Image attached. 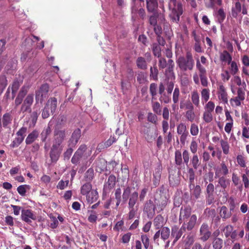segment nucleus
I'll return each mask as SVG.
<instances>
[{
  "mask_svg": "<svg viewBox=\"0 0 249 249\" xmlns=\"http://www.w3.org/2000/svg\"><path fill=\"white\" fill-rule=\"evenodd\" d=\"M176 63L181 71H192L195 67V60L191 51H186L185 56H179Z\"/></svg>",
  "mask_w": 249,
  "mask_h": 249,
  "instance_id": "1",
  "label": "nucleus"
},
{
  "mask_svg": "<svg viewBox=\"0 0 249 249\" xmlns=\"http://www.w3.org/2000/svg\"><path fill=\"white\" fill-rule=\"evenodd\" d=\"M169 9L170 13L169 17L173 22L178 23L180 17L183 14V8L181 2H177V0H170Z\"/></svg>",
  "mask_w": 249,
  "mask_h": 249,
  "instance_id": "2",
  "label": "nucleus"
},
{
  "mask_svg": "<svg viewBox=\"0 0 249 249\" xmlns=\"http://www.w3.org/2000/svg\"><path fill=\"white\" fill-rule=\"evenodd\" d=\"M196 68L198 71V73H195L193 76V81L195 84L199 85L200 81L201 85L204 87L208 86V80L207 76L206 69L200 63L199 59L196 60Z\"/></svg>",
  "mask_w": 249,
  "mask_h": 249,
  "instance_id": "3",
  "label": "nucleus"
},
{
  "mask_svg": "<svg viewBox=\"0 0 249 249\" xmlns=\"http://www.w3.org/2000/svg\"><path fill=\"white\" fill-rule=\"evenodd\" d=\"M131 189L129 186H127L124 189L123 193V200L125 202L128 200V208H134L139 199V194L136 191L131 194Z\"/></svg>",
  "mask_w": 249,
  "mask_h": 249,
  "instance_id": "4",
  "label": "nucleus"
},
{
  "mask_svg": "<svg viewBox=\"0 0 249 249\" xmlns=\"http://www.w3.org/2000/svg\"><path fill=\"white\" fill-rule=\"evenodd\" d=\"M87 149V147L85 144L81 145L72 157L71 162L76 165L81 161L86 160L88 158V155L86 153Z\"/></svg>",
  "mask_w": 249,
  "mask_h": 249,
  "instance_id": "5",
  "label": "nucleus"
},
{
  "mask_svg": "<svg viewBox=\"0 0 249 249\" xmlns=\"http://www.w3.org/2000/svg\"><path fill=\"white\" fill-rule=\"evenodd\" d=\"M168 200L169 197L163 192L160 193L159 196L155 197L154 203L157 207V212H160L165 208Z\"/></svg>",
  "mask_w": 249,
  "mask_h": 249,
  "instance_id": "6",
  "label": "nucleus"
},
{
  "mask_svg": "<svg viewBox=\"0 0 249 249\" xmlns=\"http://www.w3.org/2000/svg\"><path fill=\"white\" fill-rule=\"evenodd\" d=\"M245 99V89H243L242 87H238L237 88V96L230 99V104L233 107H239L241 105V103Z\"/></svg>",
  "mask_w": 249,
  "mask_h": 249,
  "instance_id": "7",
  "label": "nucleus"
},
{
  "mask_svg": "<svg viewBox=\"0 0 249 249\" xmlns=\"http://www.w3.org/2000/svg\"><path fill=\"white\" fill-rule=\"evenodd\" d=\"M49 90V86L48 84L45 83L42 85L39 89L36 91V100L37 103H42L48 96Z\"/></svg>",
  "mask_w": 249,
  "mask_h": 249,
  "instance_id": "8",
  "label": "nucleus"
},
{
  "mask_svg": "<svg viewBox=\"0 0 249 249\" xmlns=\"http://www.w3.org/2000/svg\"><path fill=\"white\" fill-rule=\"evenodd\" d=\"M13 117L10 112L4 113L0 118V133L3 130V128H10L12 124Z\"/></svg>",
  "mask_w": 249,
  "mask_h": 249,
  "instance_id": "9",
  "label": "nucleus"
},
{
  "mask_svg": "<svg viewBox=\"0 0 249 249\" xmlns=\"http://www.w3.org/2000/svg\"><path fill=\"white\" fill-rule=\"evenodd\" d=\"M212 233L207 223H203L199 230V239L204 242L211 236Z\"/></svg>",
  "mask_w": 249,
  "mask_h": 249,
  "instance_id": "10",
  "label": "nucleus"
},
{
  "mask_svg": "<svg viewBox=\"0 0 249 249\" xmlns=\"http://www.w3.org/2000/svg\"><path fill=\"white\" fill-rule=\"evenodd\" d=\"M67 136V131L65 129L55 128L53 132V142L62 144Z\"/></svg>",
  "mask_w": 249,
  "mask_h": 249,
  "instance_id": "11",
  "label": "nucleus"
},
{
  "mask_svg": "<svg viewBox=\"0 0 249 249\" xmlns=\"http://www.w3.org/2000/svg\"><path fill=\"white\" fill-rule=\"evenodd\" d=\"M116 183V177L113 175H110L104 185L103 194H106L110 192L114 188Z\"/></svg>",
  "mask_w": 249,
  "mask_h": 249,
  "instance_id": "12",
  "label": "nucleus"
},
{
  "mask_svg": "<svg viewBox=\"0 0 249 249\" xmlns=\"http://www.w3.org/2000/svg\"><path fill=\"white\" fill-rule=\"evenodd\" d=\"M34 101V94H29L23 101L20 107V111L24 113L26 111H31V107Z\"/></svg>",
  "mask_w": 249,
  "mask_h": 249,
  "instance_id": "13",
  "label": "nucleus"
},
{
  "mask_svg": "<svg viewBox=\"0 0 249 249\" xmlns=\"http://www.w3.org/2000/svg\"><path fill=\"white\" fill-rule=\"evenodd\" d=\"M156 210L157 207L154 202L151 199L147 200L144 204V211L147 213L148 217L152 218L155 214Z\"/></svg>",
  "mask_w": 249,
  "mask_h": 249,
  "instance_id": "14",
  "label": "nucleus"
},
{
  "mask_svg": "<svg viewBox=\"0 0 249 249\" xmlns=\"http://www.w3.org/2000/svg\"><path fill=\"white\" fill-rule=\"evenodd\" d=\"M185 231L186 230L184 229V227L182 226L180 228H179L177 226H174L172 227L171 236L174 238L173 241L174 244L177 242Z\"/></svg>",
  "mask_w": 249,
  "mask_h": 249,
  "instance_id": "15",
  "label": "nucleus"
},
{
  "mask_svg": "<svg viewBox=\"0 0 249 249\" xmlns=\"http://www.w3.org/2000/svg\"><path fill=\"white\" fill-rule=\"evenodd\" d=\"M217 96L220 101L224 104H228V95L225 86L220 84L217 88Z\"/></svg>",
  "mask_w": 249,
  "mask_h": 249,
  "instance_id": "16",
  "label": "nucleus"
},
{
  "mask_svg": "<svg viewBox=\"0 0 249 249\" xmlns=\"http://www.w3.org/2000/svg\"><path fill=\"white\" fill-rule=\"evenodd\" d=\"M28 87L25 86H22L20 89L15 100V107H17L18 106L21 104L24 98L28 92Z\"/></svg>",
  "mask_w": 249,
  "mask_h": 249,
  "instance_id": "17",
  "label": "nucleus"
},
{
  "mask_svg": "<svg viewBox=\"0 0 249 249\" xmlns=\"http://www.w3.org/2000/svg\"><path fill=\"white\" fill-rule=\"evenodd\" d=\"M21 216L22 220L28 224L32 223L31 219L34 220L36 219V215L32 211L29 209L22 210Z\"/></svg>",
  "mask_w": 249,
  "mask_h": 249,
  "instance_id": "18",
  "label": "nucleus"
},
{
  "mask_svg": "<svg viewBox=\"0 0 249 249\" xmlns=\"http://www.w3.org/2000/svg\"><path fill=\"white\" fill-rule=\"evenodd\" d=\"M196 221L197 216L196 214H193L190 216L188 221L186 222L184 221L183 222V223L182 226L184 227V229L186 231H191L195 227V225L196 224Z\"/></svg>",
  "mask_w": 249,
  "mask_h": 249,
  "instance_id": "19",
  "label": "nucleus"
},
{
  "mask_svg": "<svg viewBox=\"0 0 249 249\" xmlns=\"http://www.w3.org/2000/svg\"><path fill=\"white\" fill-rule=\"evenodd\" d=\"M191 209L189 207H182L180 210L179 223H181L191 216Z\"/></svg>",
  "mask_w": 249,
  "mask_h": 249,
  "instance_id": "20",
  "label": "nucleus"
},
{
  "mask_svg": "<svg viewBox=\"0 0 249 249\" xmlns=\"http://www.w3.org/2000/svg\"><path fill=\"white\" fill-rule=\"evenodd\" d=\"M214 187L213 183H209L206 188L207 203L210 205L214 201L213 193Z\"/></svg>",
  "mask_w": 249,
  "mask_h": 249,
  "instance_id": "21",
  "label": "nucleus"
},
{
  "mask_svg": "<svg viewBox=\"0 0 249 249\" xmlns=\"http://www.w3.org/2000/svg\"><path fill=\"white\" fill-rule=\"evenodd\" d=\"M95 164L96 171L101 173L106 169L107 162L104 159L98 158L95 160Z\"/></svg>",
  "mask_w": 249,
  "mask_h": 249,
  "instance_id": "22",
  "label": "nucleus"
},
{
  "mask_svg": "<svg viewBox=\"0 0 249 249\" xmlns=\"http://www.w3.org/2000/svg\"><path fill=\"white\" fill-rule=\"evenodd\" d=\"M231 212L230 210H228L226 206H222L219 209V216L222 218L223 221H225L231 216Z\"/></svg>",
  "mask_w": 249,
  "mask_h": 249,
  "instance_id": "23",
  "label": "nucleus"
},
{
  "mask_svg": "<svg viewBox=\"0 0 249 249\" xmlns=\"http://www.w3.org/2000/svg\"><path fill=\"white\" fill-rule=\"evenodd\" d=\"M220 168H216L215 171V178L219 177L221 175L223 176L227 175L229 173V169L224 161L220 164Z\"/></svg>",
  "mask_w": 249,
  "mask_h": 249,
  "instance_id": "24",
  "label": "nucleus"
},
{
  "mask_svg": "<svg viewBox=\"0 0 249 249\" xmlns=\"http://www.w3.org/2000/svg\"><path fill=\"white\" fill-rule=\"evenodd\" d=\"M146 8L148 12H155L158 7V0H146Z\"/></svg>",
  "mask_w": 249,
  "mask_h": 249,
  "instance_id": "25",
  "label": "nucleus"
},
{
  "mask_svg": "<svg viewBox=\"0 0 249 249\" xmlns=\"http://www.w3.org/2000/svg\"><path fill=\"white\" fill-rule=\"evenodd\" d=\"M57 99L55 97L50 98L47 101L46 106L50 109L51 113L53 114L57 107Z\"/></svg>",
  "mask_w": 249,
  "mask_h": 249,
  "instance_id": "26",
  "label": "nucleus"
},
{
  "mask_svg": "<svg viewBox=\"0 0 249 249\" xmlns=\"http://www.w3.org/2000/svg\"><path fill=\"white\" fill-rule=\"evenodd\" d=\"M186 120L191 123L194 121L198 122L199 118L197 117L194 111V109L186 110L184 115Z\"/></svg>",
  "mask_w": 249,
  "mask_h": 249,
  "instance_id": "27",
  "label": "nucleus"
},
{
  "mask_svg": "<svg viewBox=\"0 0 249 249\" xmlns=\"http://www.w3.org/2000/svg\"><path fill=\"white\" fill-rule=\"evenodd\" d=\"M86 196L87 201L89 204H92L96 201L99 197L98 193L95 190H92Z\"/></svg>",
  "mask_w": 249,
  "mask_h": 249,
  "instance_id": "28",
  "label": "nucleus"
},
{
  "mask_svg": "<svg viewBox=\"0 0 249 249\" xmlns=\"http://www.w3.org/2000/svg\"><path fill=\"white\" fill-rule=\"evenodd\" d=\"M22 83V81H19L18 79H15L13 81L12 86H11V89H12V99L13 100L15 96L16 93L19 88L21 86Z\"/></svg>",
  "mask_w": 249,
  "mask_h": 249,
  "instance_id": "29",
  "label": "nucleus"
},
{
  "mask_svg": "<svg viewBox=\"0 0 249 249\" xmlns=\"http://www.w3.org/2000/svg\"><path fill=\"white\" fill-rule=\"evenodd\" d=\"M191 102L196 107L200 106L199 95L197 90H194L191 93Z\"/></svg>",
  "mask_w": 249,
  "mask_h": 249,
  "instance_id": "30",
  "label": "nucleus"
},
{
  "mask_svg": "<svg viewBox=\"0 0 249 249\" xmlns=\"http://www.w3.org/2000/svg\"><path fill=\"white\" fill-rule=\"evenodd\" d=\"M241 1H236L234 6L231 8V14L233 17L236 18L238 14L241 12L242 5Z\"/></svg>",
  "mask_w": 249,
  "mask_h": 249,
  "instance_id": "31",
  "label": "nucleus"
},
{
  "mask_svg": "<svg viewBox=\"0 0 249 249\" xmlns=\"http://www.w3.org/2000/svg\"><path fill=\"white\" fill-rule=\"evenodd\" d=\"M81 131L79 128H77L74 130L72 133L70 141L72 145H75L78 142L80 137Z\"/></svg>",
  "mask_w": 249,
  "mask_h": 249,
  "instance_id": "32",
  "label": "nucleus"
},
{
  "mask_svg": "<svg viewBox=\"0 0 249 249\" xmlns=\"http://www.w3.org/2000/svg\"><path fill=\"white\" fill-rule=\"evenodd\" d=\"M38 136V133L36 130L33 131L30 133L25 140L26 144H30L32 143L37 139Z\"/></svg>",
  "mask_w": 249,
  "mask_h": 249,
  "instance_id": "33",
  "label": "nucleus"
},
{
  "mask_svg": "<svg viewBox=\"0 0 249 249\" xmlns=\"http://www.w3.org/2000/svg\"><path fill=\"white\" fill-rule=\"evenodd\" d=\"M193 168L190 167L188 169V173L189 180V188L194 186L195 172Z\"/></svg>",
  "mask_w": 249,
  "mask_h": 249,
  "instance_id": "34",
  "label": "nucleus"
},
{
  "mask_svg": "<svg viewBox=\"0 0 249 249\" xmlns=\"http://www.w3.org/2000/svg\"><path fill=\"white\" fill-rule=\"evenodd\" d=\"M220 59L222 62H227L230 64L232 61V57L227 51H224L220 55Z\"/></svg>",
  "mask_w": 249,
  "mask_h": 249,
  "instance_id": "35",
  "label": "nucleus"
},
{
  "mask_svg": "<svg viewBox=\"0 0 249 249\" xmlns=\"http://www.w3.org/2000/svg\"><path fill=\"white\" fill-rule=\"evenodd\" d=\"M153 222L156 229H160L163 226L164 218L161 214H159L155 217Z\"/></svg>",
  "mask_w": 249,
  "mask_h": 249,
  "instance_id": "36",
  "label": "nucleus"
},
{
  "mask_svg": "<svg viewBox=\"0 0 249 249\" xmlns=\"http://www.w3.org/2000/svg\"><path fill=\"white\" fill-rule=\"evenodd\" d=\"M218 183L223 189L225 190L230 186V180L224 176L219 177Z\"/></svg>",
  "mask_w": 249,
  "mask_h": 249,
  "instance_id": "37",
  "label": "nucleus"
},
{
  "mask_svg": "<svg viewBox=\"0 0 249 249\" xmlns=\"http://www.w3.org/2000/svg\"><path fill=\"white\" fill-rule=\"evenodd\" d=\"M91 189L92 185L91 183L86 182L81 187V194L83 196H86L92 191Z\"/></svg>",
  "mask_w": 249,
  "mask_h": 249,
  "instance_id": "38",
  "label": "nucleus"
},
{
  "mask_svg": "<svg viewBox=\"0 0 249 249\" xmlns=\"http://www.w3.org/2000/svg\"><path fill=\"white\" fill-rule=\"evenodd\" d=\"M212 246L213 249H222L223 246V240L221 238L212 239Z\"/></svg>",
  "mask_w": 249,
  "mask_h": 249,
  "instance_id": "39",
  "label": "nucleus"
},
{
  "mask_svg": "<svg viewBox=\"0 0 249 249\" xmlns=\"http://www.w3.org/2000/svg\"><path fill=\"white\" fill-rule=\"evenodd\" d=\"M190 189L193 197H195L196 199H197L199 197L201 193V187L199 185H197L195 186L194 185V186L190 188Z\"/></svg>",
  "mask_w": 249,
  "mask_h": 249,
  "instance_id": "40",
  "label": "nucleus"
},
{
  "mask_svg": "<svg viewBox=\"0 0 249 249\" xmlns=\"http://www.w3.org/2000/svg\"><path fill=\"white\" fill-rule=\"evenodd\" d=\"M190 161L193 167L192 168L195 170L197 169L201 163L198 156L197 154H193Z\"/></svg>",
  "mask_w": 249,
  "mask_h": 249,
  "instance_id": "41",
  "label": "nucleus"
},
{
  "mask_svg": "<svg viewBox=\"0 0 249 249\" xmlns=\"http://www.w3.org/2000/svg\"><path fill=\"white\" fill-rule=\"evenodd\" d=\"M137 66L142 70H145L147 68L145 59L142 57H138L136 60Z\"/></svg>",
  "mask_w": 249,
  "mask_h": 249,
  "instance_id": "42",
  "label": "nucleus"
},
{
  "mask_svg": "<svg viewBox=\"0 0 249 249\" xmlns=\"http://www.w3.org/2000/svg\"><path fill=\"white\" fill-rule=\"evenodd\" d=\"M210 96V90L208 88L203 89L201 91V97L202 102L207 103L209 102Z\"/></svg>",
  "mask_w": 249,
  "mask_h": 249,
  "instance_id": "43",
  "label": "nucleus"
},
{
  "mask_svg": "<svg viewBox=\"0 0 249 249\" xmlns=\"http://www.w3.org/2000/svg\"><path fill=\"white\" fill-rule=\"evenodd\" d=\"M8 84L7 78L5 75H0V95L2 94Z\"/></svg>",
  "mask_w": 249,
  "mask_h": 249,
  "instance_id": "44",
  "label": "nucleus"
},
{
  "mask_svg": "<svg viewBox=\"0 0 249 249\" xmlns=\"http://www.w3.org/2000/svg\"><path fill=\"white\" fill-rule=\"evenodd\" d=\"M121 189L120 188H118L115 191V199H116V205L114 209L117 210L118 206L121 202Z\"/></svg>",
  "mask_w": 249,
  "mask_h": 249,
  "instance_id": "45",
  "label": "nucleus"
},
{
  "mask_svg": "<svg viewBox=\"0 0 249 249\" xmlns=\"http://www.w3.org/2000/svg\"><path fill=\"white\" fill-rule=\"evenodd\" d=\"M94 170L92 168H89L85 173L84 178L86 182H90L94 178Z\"/></svg>",
  "mask_w": 249,
  "mask_h": 249,
  "instance_id": "46",
  "label": "nucleus"
},
{
  "mask_svg": "<svg viewBox=\"0 0 249 249\" xmlns=\"http://www.w3.org/2000/svg\"><path fill=\"white\" fill-rule=\"evenodd\" d=\"M152 50L155 56L160 57L161 56V49L157 43H154L152 44Z\"/></svg>",
  "mask_w": 249,
  "mask_h": 249,
  "instance_id": "47",
  "label": "nucleus"
},
{
  "mask_svg": "<svg viewBox=\"0 0 249 249\" xmlns=\"http://www.w3.org/2000/svg\"><path fill=\"white\" fill-rule=\"evenodd\" d=\"M61 152L50 150V157L52 163H56L58 160Z\"/></svg>",
  "mask_w": 249,
  "mask_h": 249,
  "instance_id": "48",
  "label": "nucleus"
},
{
  "mask_svg": "<svg viewBox=\"0 0 249 249\" xmlns=\"http://www.w3.org/2000/svg\"><path fill=\"white\" fill-rule=\"evenodd\" d=\"M51 127L49 124L47 127L45 128L41 133V141L45 142L48 136L51 133Z\"/></svg>",
  "mask_w": 249,
  "mask_h": 249,
  "instance_id": "49",
  "label": "nucleus"
},
{
  "mask_svg": "<svg viewBox=\"0 0 249 249\" xmlns=\"http://www.w3.org/2000/svg\"><path fill=\"white\" fill-rule=\"evenodd\" d=\"M220 142L223 153L225 155H228L230 151V145L228 141L223 139H221Z\"/></svg>",
  "mask_w": 249,
  "mask_h": 249,
  "instance_id": "50",
  "label": "nucleus"
},
{
  "mask_svg": "<svg viewBox=\"0 0 249 249\" xmlns=\"http://www.w3.org/2000/svg\"><path fill=\"white\" fill-rule=\"evenodd\" d=\"M182 160V155L181 151L179 150H176L175 153V161L176 165L180 166L183 163Z\"/></svg>",
  "mask_w": 249,
  "mask_h": 249,
  "instance_id": "51",
  "label": "nucleus"
},
{
  "mask_svg": "<svg viewBox=\"0 0 249 249\" xmlns=\"http://www.w3.org/2000/svg\"><path fill=\"white\" fill-rule=\"evenodd\" d=\"M231 65L230 67V72L232 75H236L239 72V68L237 63L234 61H231L230 64Z\"/></svg>",
  "mask_w": 249,
  "mask_h": 249,
  "instance_id": "52",
  "label": "nucleus"
},
{
  "mask_svg": "<svg viewBox=\"0 0 249 249\" xmlns=\"http://www.w3.org/2000/svg\"><path fill=\"white\" fill-rule=\"evenodd\" d=\"M188 132L186 124L183 123H180L177 125V132L178 135L183 134Z\"/></svg>",
  "mask_w": 249,
  "mask_h": 249,
  "instance_id": "53",
  "label": "nucleus"
},
{
  "mask_svg": "<svg viewBox=\"0 0 249 249\" xmlns=\"http://www.w3.org/2000/svg\"><path fill=\"white\" fill-rule=\"evenodd\" d=\"M152 107L153 112L157 115H161V105L160 103L157 101L153 102L152 101Z\"/></svg>",
  "mask_w": 249,
  "mask_h": 249,
  "instance_id": "54",
  "label": "nucleus"
},
{
  "mask_svg": "<svg viewBox=\"0 0 249 249\" xmlns=\"http://www.w3.org/2000/svg\"><path fill=\"white\" fill-rule=\"evenodd\" d=\"M222 3V0H209L208 2H205V5L208 8H213L215 4L221 6Z\"/></svg>",
  "mask_w": 249,
  "mask_h": 249,
  "instance_id": "55",
  "label": "nucleus"
},
{
  "mask_svg": "<svg viewBox=\"0 0 249 249\" xmlns=\"http://www.w3.org/2000/svg\"><path fill=\"white\" fill-rule=\"evenodd\" d=\"M161 238L164 241L167 239L170 236V230L169 228L164 227L161 228Z\"/></svg>",
  "mask_w": 249,
  "mask_h": 249,
  "instance_id": "56",
  "label": "nucleus"
},
{
  "mask_svg": "<svg viewBox=\"0 0 249 249\" xmlns=\"http://www.w3.org/2000/svg\"><path fill=\"white\" fill-rule=\"evenodd\" d=\"M167 66V69L166 71L168 72L171 75L175 77V73L174 72L175 63L173 60L171 59H168Z\"/></svg>",
  "mask_w": 249,
  "mask_h": 249,
  "instance_id": "57",
  "label": "nucleus"
},
{
  "mask_svg": "<svg viewBox=\"0 0 249 249\" xmlns=\"http://www.w3.org/2000/svg\"><path fill=\"white\" fill-rule=\"evenodd\" d=\"M178 177L170 174L169 176V182L170 185L171 186H175L178 184L179 180Z\"/></svg>",
  "mask_w": 249,
  "mask_h": 249,
  "instance_id": "58",
  "label": "nucleus"
},
{
  "mask_svg": "<svg viewBox=\"0 0 249 249\" xmlns=\"http://www.w3.org/2000/svg\"><path fill=\"white\" fill-rule=\"evenodd\" d=\"M212 113H213L211 112L204 111L202 119L206 123H210L213 121V116Z\"/></svg>",
  "mask_w": 249,
  "mask_h": 249,
  "instance_id": "59",
  "label": "nucleus"
},
{
  "mask_svg": "<svg viewBox=\"0 0 249 249\" xmlns=\"http://www.w3.org/2000/svg\"><path fill=\"white\" fill-rule=\"evenodd\" d=\"M180 96V89L178 87H177L174 89L173 93L172 100L174 103H178Z\"/></svg>",
  "mask_w": 249,
  "mask_h": 249,
  "instance_id": "60",
  "label": "nucleus"
},
{
  "mask_svg": "<svg viewBox=\"0 0 249 249\" xmlns=\"http://www.w3.org/2000/svg\"><path fill=\"white\" fill-rule=\"evenodd\" d=\"M215 107L214 103L211 101L207 102L204 106V111L213 113Z\"/></svg>",
  "mask_w": 249,
  "mask_h": 249,
  "instance_id": "61",
  "label": "nucleus"
},
{
  "mask_svg": "<svg viewBox=\"0 0 249 249\" xmlns=\"http://www.w3.org/2000/svg\"><path fill=\"white\" fill-rule=\"evenodd\" d=\"M233 230V227L231 225L228 224L226 225L223 229V231L226 238H229L231 234V232Z\"/></svg>",
  "mask_w": 249,
  "mask_h": 249,
  "instance_id": "62",
  "label": "nucleus"
},
{
  "mask_svg": "<svg viewBox=\"0 0 249 249\" xmlns=\"http://www.w3.org/2000/svg\"><path fill=\"white\" fill-rule=\"evenodd\" d=\"M161 96L159 98L160 101L161 103H164V104H168L171 101L170 95L168 93H163L160 94Z\"/></svg>",
  "mask_w": 249,
  "mask_h": 249,
  "instance_id": "63",
  "label": "nucleus"
},
{
  "mask_svg": "<svg viewBox=\"0 0 249 249\" xmlns=\"http://www.w3.org/2000/svg\"><path fill=\"white\" fill-rule=\"evenodd\" d=\"M190 133L192 136H197L199 133V128L198 125L192 123L190 126Z\"/></svg>",
  "mask_w": 249,
  "mask_h": 249,
  "instance_id": "64",
  "label": "nucleus"
}]
</instances>
